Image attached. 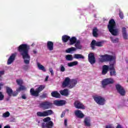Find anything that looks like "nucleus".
I'll list each match as a JSON object with an SVG mask.
<instances>
[{
	"mask_svg": "<svg viewBox=\"0 0 128 128\" xmlns=\"http://www.w3.org/2000/svg\"><path fill=\"white\" fill-rule=\"evenodd\" d=\"M30 46L26 44H22L18 47V50L20 54L22 56V58L26 64H28L30 60V56L28 54Z\"/></svg>",
	"mask_w": 128,
	"mask_h": 128,
	"instance_id": "1",
	"label": "nucleus"
},
{
	"mask_svg": "<svg viewBox=\"0 0 128 128\" xmlns=\"http://www.w3.org/2000/svg\"><path fill=\"white\" fill-rule=\"evenodd\" d=\"M108 29L112 36H118V30L116 28V22H114V20L112 19L109 21Z\"/></svg>",
	"mask_w": 128,
	"mask_h": 128,
	"instance_id": "2",
	"label": "nucleus"
},
{
	"mask_svg": "<svg viewBox=\"0 0 128 128\" xmlns=\"http://www.w3.org/2000/svg\"><path fill=\"white\" fill-rule=\"evenodd\" d=\"M76 84H78V80H70V78L67 77L62 82V88H66V86H68L70 88H72L76 86Z\"/></svg>",
	"mask_w": 128,
	"mask_h": 128,
	"instance_id": "3",
	"label": "nucleus"
},
{
	"mask_svg": "<svg viewBox=\"0 0 128 128\" xmlns=\"http://www.w3.org/2000/svg\"><path fill=\"white\" fill-rule=\"evenodd\" d=\"M100 62H114L116 60V57L108 54L100 55Z\"/></svg>",
	"mask_w": 128,
	"mask_h": 128,
	"instance_id": "4",
	"label": "nucleus"
},
{
	"mask_svg": "<svg viewBox=\"0 0 128 128\" xmlns=\"http://www.w3.org/2000/svg\"><path fill=\"white\" fill-rule=\"evenodd\" d=\"M92 98L94 102L100 106H104L106 104V99L100 96L94 95L92 96Z\"/></svg>",
	"mask_w": 128,
	"mask_h": 128,
	"instance_id": "5",
	"label": "nucleus"
},
{
	"mask_svg": "<svg viewBox=\"0 0 128 128\" xmlns=\"http://www.w3.org/2000/svg\"><path fill=\"white\" fill-rule=\"evenodd\" d=\"M44 88H46L44 86L41 85L36 90H34V88H32L30 90V94H31L32 96H38V94H40Z\"/></svg>",
	"mask_w": 128,
	"mask_h": 128,
	"instance_id": "6",
	"label": "nucleus"
},
{
	"mask_svg": "<svg viewBox=\"0 0 128 128\" xmlns=\"http://www.w3.org/2000/svg\"><path fill=\"white\" fill-rule=\"evenodd\" d=\"M40 108L42 110H48L52 108V103L48 101L42 102L40 104Z\"/></svg>",
	"mask_w": 128,
	"mask_h": 128,
	"instance_id": "7",
	"label": "nucleus"
},
{
	"mask_svg": "<svg viewBox=\"0 0 128 128\" xmlns=\"http://www.w3.org/2000/svg\"><path fill=\"white\" fill-rule=\"evenodd\" d=\"M54 112L52 110H46L43 112H38L36 113V116H38L40 117H44V116H50Z\"/></svg>",
	"mask_w": 128,
	"mask_h": 128,
	"instance_id": "8",
	"label": "nucleus"
},
{
	"mask_svg": "<svg viewBox=\"0 0 128 128\" xmlns=\"http://www.w3.org/2000/svg\"><path fill=\"white\" fill-rule=\"evenodd\" d=\"M114 81L112 78H106L102 81V86L103 88H106L108 84H114Z\"/></svg>",
	"mask_w": 128,
	"mask_h": 128,
	"instance_id": "9",
	"label": "nucleus"
},
{
	"mask_svg": "<svg viewBox=\"0 0 128 128\" xmlns=\"http://www.w3.org/2000/svg\"><path fill=\"white\" fill-rule=\"evenodd\" d=\"M103 44L104 41L96 42L95 40H93L91 43V47L92 50H94V46H102Z\"/></svg>",
	"mask_w": 128,
	"mask_h": 128,
	"instance_id": "10",
	"label": "nucleus"
},
{
	"mask_svg": "<svg viewBox=\"0 0 128 128\" xmlns=\"http://www.w3.org/2000/svg\"><path fill=\"white\" fill-rule=\"evenodd\" d=\"M74 106L76 108L82 110H84V108H86L84 106V104H82V102L78 100L75 101Z\"/></svg>",
	"mask_w": 128,
	"mask_h": 128,
	"instance_id": "11",
	"label": "nucleus"
},
{
	"mask_svg": "<svg viewBox=\"0 0 128 128\" xmlns=\"http://www.w3.org/2000/svg\"><path fill=\"white\" fill-rule=\"evenodd\" d=\"M116 88L118 92L121 94V96H124V94H126V91H124V88L120 84H116Z\"/></svg>",
	"mask_w": 128,
	"mask_h": 128,
	"instance_id": "12",
	"label": "nucleus"
},
{
	"mask_svg": "<svg viewBox=\"0 0 128 128\" xmlns=\"http://www.w3.org/2000/svg\"><path fill=\"white\" fill-rule=\"evenodd\" d=\"M66 102L64 100H56L54 102V104L58 106H62L66 104Z\"/></svg>",
	"mask_w": 128,
	"mask_h": 128,
	"instance_id": "13",
	"label": "nucleus"
},
{
	"mask_svg": "<svg viewBox=\"0 0 128 128\" xmlns=\"http://www.w3.org/2000/svg\"><path fill=\"white\" fill-rule=\"evenodd\" d=\"M88 61L91 64H94L96 62V58H94V54H90L88 56Z\"/></svg>",
	"mask_w": 128,
	"mask_h": 128,
	"instance_id": "14",
	"label": "nucleus"
},
{
	"mask_svg": "<svg viewBox=\"0 0 128 128\" xmlns=\"http://www.w3.org/2000/svg\"><path fill=\"white\" fill-rule=\"evenodd\" d=\"M42 128H52L54 126V122L52 121H50L49 122H47L46 123L42 124Z\"/></svg>",
	"mask_w": 128,
	"mask_h": 128,
	"instance_id": "15",
	"label": "nucleus"
},
{
	"mask_svg": "<svg viewBox=\"0 0 128 128\" xmlns=\"http://www.w3.org/2000/svg\"><path fill=\"white\" fill-rule=\"evenodd\" d=\"M75 116H77V118H84V114L80 111V110H76L74 112Z\"/></svg>",
	"mask_w": 128,
	"mask_h": 128,
	"instance_id": "16",
	"label": "nucleus"
},
{
	"mask_svg": "<svg viewBox=\"0 0 128 128\" xmlns=\"http://www.w3.org/2000/svg\"><path fill=\"white\" fill-rule=\"evenodd\" d=\"M16 53H14L12 54L10 56V57L9 58L8 60V64H11L14 62V58H16Z\"/></svg>",
	"mask_w": 128,
	"mask_h": 128,
	"instance_id": "17",
	"label": "nucleus"
},
{
	"mask_svg": "<svg viewBox=\"0 0 128 128\" xmlns=\"http://www.w3.org/2000/svg\"><path fill=\"white\" fill-rule=\"evenodd\" d=\"M110 76H116V70H114V64H110Z\"/></svg>",
	"mask_w": 128,
	"mask_h": 128,
	"instance_id": "18",
	"label": "nucleus"
},
{
	"mask_svg": "<svg viewBox=\"0 0 128 128\" xmlns=\"http://www.w3.org/2000/svg\"><path fill=\"white\" fill-rule=\"evenodd\" d=\"M110 70V66L106 65H104L102 66V74L104 75L108 74V72Z\"/></svg>",
	"mask_w": 128,
	"mask_h": 128,
	"instance_id": "19",
	"label": "nucleus"
},
{
	"mask_svg": "<svg viewBox=\"0 0 128 128\" xmlns=\"http://www.w3.org/2000/svg\"><path fill=\"white\" fill-rule=\"evenodd\" d=\"M60 93L62 96H68V94H70V92H68V90L64 89L63 90H61L60 91Z\"/></svg>",
	"mask_w": 128,
	"mask_h": 128,
	"instance_id": "20",
	"label": "nucleus"
},
{
	"mask_svg": "<svg viewBox=\"0 0 128 128\" xmlns=\"http://www.w3.org/2000/svg\"><path fill=\"white\" fill-rule=\"evenodd\" d=\"M84 124L86 126H90V117L85 118Z\"/></svg>",
	"mask_w": 128,
	"mask_h": 128,
	"instance_id": "21",
	"label": "nucleus"
},
{
	"mask_svg": "<svg viewBox=\"0 0 128 128\" xmlns=\"http://www.w3.org/2000/svg\"><path fill=\"white\" fill-rule=\"evenodd\" d=\"M47 48L49 50H54V42L48 41L47 42Z\"/></svg>",
	"mask_w": 128,
	"mask_h": 128,
	"instance_id": "22",
	"label": "nucleus"
},
{
	"mask_svg": "<svg viewBox=\"0 0 128 128\" xmlns=\"http://www.w3.org/2000/svg\"><path fill=\"white\" fill-rule=\"evenodd\" d=\"M52 96L53 98H60V94L57 91H54L51 93Z\"/></svg>",
	"mask_w": 128,
	"mask_h": 128,
	"instance_id": "23",
	"label": "nucleus"
},
{
	"mask_svg": "<svg viewBox=\"0 0 128 128\" xmlns=\"http://www.w3.org/2000/svg\"><path fill=\"white\" fill-rule=\"evenodd\" d=\"M74 46L76 47L75 48H76V50H82V48L80 44V40L76 41V42L75 43Z\"/></svg>",
	"mask_w": 128,
	"mask_h": 128,
	"instance_id": "24",
	"label": "nucleus"
},
{
	"mask_svg": "<svg viewBox=\"0 0 128 128\" xmlns=\"http://www.w3.org/2000/svg\"><path fill=\"white\" fill-rule=\"evenodd\" d=\"M70 40V43L69 44L70 46H72V44H74L76 42V38L75 37H72V38H70L69 39Z\"/></svg>",
	"mask_w": 128,
	"mask_h": 128,
	"instance_id": "25",
	"label": "nucleus"
},
{
	"mask_svg": "<svg viewBox=\"0 0 128 128\" xmlns=\"http://www.w3.org/2000/svg\"><path fill=\"white\" fill-rule=\"evenodd\" d=\"M78 61H74L68 63V66L70 68L78 66Z\"/></svg>",
	"mask_w": 128,
	"mask_h": 128,
	"instance_id": "26",
	"label": "nucleus"
},
{
	"mask_svg": "<svg viewBox=\"0 0 128 128\" xmlns=\"http://www.w3.org/2000/svg\"><path fill=\"white\" fill-rule=\"evenodd\" d=\"M6 92L9 96H12V89L10 87H6Z\"/></svg>",
	"mask_w": 128,
	"mask_h": 128,
	"instance_id": "27",
	"label": "nucleus"
},
{
	"mask_svg": "<svg viewBox=\"0 0 128 128\" xmlns=\"http://www.w3.org/2000/svg\"><path fill=\"white\" fill-rule=\"evenodd\" d=\"M76 48L74 47H72L66 50V52H67V54H72V52H76Z\"/></svg>",
	"mask_w": 128,
	"mask_h": 128,
	"instance_id": "28",
	"label": "nucleus"
},
{
	"mask_svg": "<svg viewBox=\"0 0 128 128\" xmlns=\"http://www.w3.org/2000/svg\"><path fill=\"white\" fill-rule=\"evenodd\" d=\"M74 58H76L77 60L80 58H81L82 60H84V56L80 54H74Z\"/></svg>",
	"mask_w": 128,
	"mask_h": 128,
	"instance_id": "29",
	"label": "nucleus"
},
{
	"mask_svg": "<svg viewBox=\"0 0 128 128\" xmlns=\"http://www.w3.org/2000/svg\"><path fill=\"white\" fill-rule=\"evenodd\" d=\"M38 68L40 70H42V72H46V70L44 68V66L42 65L40 63H37Z\"/></svg>",
	"mask_w": 128,
	"mask_h": 128,
	"instance_id": "30",
	"label": "nucleus"
},
{
	"mask_svg": "<svg viewBox=\"0 0 128 128\" xmlns=\"http://www.w3.org/2000/svg\"><path fill=\"white\" fill-rule=\"evenodd\" d=\"M4 84L3 83H0V90H2V86H4ZM4 98V96L2 94V92H0V100H2Z\"/></svg>",
	"mask_w": 128,
	"mask_h": 128,
	"instance_id": "31",
	"label": "nucleus"
},
{
	"mask_svg": "<svg viewBox=\"0 0 128 128\" xmlns=\"http://www.w3.org/2000/svg\"><path fill=\"white\" fill-rule=\"evenodd\" d=\"M70 37L65 35L62 36V40L63 42H66L68 40H70Z\"/></svg>",
	"mask_w": 128,
	"mask_h": 128,
	"instance_id": "32",
	"label": "nucleus"
},
{
	"mask_svg": "<svg viewBox=\"0 0 128 128\" xmlns=\"http://www.w3.org/2000/svg\"><path fill=\"white\" fill-rule=\"evenodd\" d=\"M65 58L66 60H74V57H72V54H67L66 55Z\"/></svg>",
	"mask_w": 128,
	"mask_h": 128,
	"instance_id": "33",
	"label": "nucleus"
},
{
	"mask_svg": "<svg viewBox=\"0 0 128 128\" xmlns=\"http://www.w3.org/2000/svg\"><path fill=\"white\" fill-rule=\"evenodd\" d=\"M59 70L61 72H66V67H64V64H60L59 67Z\"/></svg>",
	"mask_w": 128,
	"mask_h": 128,
	"instance_id": "34",
	"label": "nucleus"
},
{
	"mask_svg": "<svg viewBox=\"0 0 128 128\" xmlns=\"http://www.w3.org/2000/svg\"><path fill=\"white\" fill-rule=\"evenodd\" d=\"M26 90V88L24 86H22L20 85V87L16 89V92H20V90Z\"/></svg>",
	"mask_w": 128,
	"mask_h": 128,
	"instance_id": "35",
	"label": "nucleus"
},
{
	"mask_svg": "<svg viewBox=\"0 0 128 128\" xmlns=\"http://www.w3.org/2000/svg\"><path fill=\"white\" fill-rule=\"evenodd\" d=\"M98 28H94L93 29L92 32H93V36H95V37L98 36Z\"/></svg>",
	"mask_w": 128,
	"mask_h": 128,
	"instance_id": "36",
	"label": "nucleus"
},
{
	"mask_svg": "<svg viewBox=\"0 0 128 128\" xmlns=\"http://www.w3.org/2000/svg\"><path fill=\"white\" fill-rule=\"evenodd\" d=\"M10 116V114L8 112H6L2 114V118H8Z\"/></svg>",
	"mask_w": 128,
	"mask_h": 128,
	"instance_id": "37",
	"label": "nucleus"
},
{
	"mask_svg": "<svg viewBox=\"0 0 128 128\" xmlns=\"http://www.w3.org/2000/svg\"><path fill=\"white\" fill-rule=\"evenodd\" d=\"M110 40L112 42H114L115 44H116V42H118V38H116L115 39H114L112 37H110Z\"/></svg>",
	"mask_w": 128,
	"mask_h": 128,
	"instance_id": "38",
	"label": "nucleus"
},
{
	"mask_svg": "<svg viewBox=\"0 0 128 128\" xmlns=\"http://www.w3.org/2000/svg\"><path fill=\"white\" fill-rule=\"evenodd\" d=\"M43 121H44V122H50V117L46 118H44L43 120Z\"/></svg>",
	"mask_w": 128,
	"mask_h": 128,
	"instance_id": "39",
	"label": "nucleus"
},
{
	"mask_svg": "<svg viewBox=\"0 0 128 128\" xmlns=\"http://www.w3.org/2000/svg\"><path fill=\"white\" fill-rule=\"evenodd\" d=\"M18 84V86H20L21 84H22V80H20V79H18L16 80Z\"/></svg>",
	"mask_w": 128,
	"mask_h": 128,
	"instance_id": "40",
	"label": "nucleus"
},
{
	"mask_svg": "<svg viewBox=\"0 0 128 128\" xmlns=\"http://www.w3.org/2000/svg\"><path fill=\"white\" fill-rule=\"evenodd\" d=\"M123 34V36L125 40L128 38V35L126 34V31H124Z\"/></svg>",
	"mask_w": 128,
	"mask_h": 128,
	"instance_id": "41",
	"label": "nucleus"
},
{
	"mask_svg": "<svg viewBox=\"0 0 128 128\" xmlns=\"http://www.w3.org/2000/svg\"><path fill=\"white\" fill-rule=\"evenodd\" d=\"M18 92H12V96H16V95L18 94Z\"/></svg>",
	"mask_w": 128,
	"mask_h": 128,
	"instance_id": "42",
	"label": "nucleus"
},
{
	"mask_svg": "<svg viewBox=\"0 0 128 128\" xmlns=\"http://www.w3.org/2000/svg\"><path fill=\"white\" fill-rule=\"evenodd\" d=\"M119 16H120V18H122H122H124V14H122V12L120 11V12Z\"/></svg>",
	"mask_w": 128,
	"mask_h": 128,
	"instance_id": "43",
	"label": "nucleus"
},
{
	"mask_svg": "<svg viewBox=\"0 0 128 128\" xmlns=\"http://www.w3.org/2000/svg\"><path fill=\"white\" fill-rule=\"evenodd\" d=\"M106 128H114L112 124H108L106 126Z\"/></svg>",
	"mask_w": 128,
	"mask_h": 128,
	"instance_id": "44",
	"label": "nucleus"
},
{
	"mask_svg": "<svg viewBox=\"0 0 128 128\" xmlns=\"http://www.w3.org/2000/svg\"><path fill=\"white\" fill-rule=\"evenodd\" d=\"M49 70L51 74V75L53 76L54 75V70H52V68H50L49 69Z\"/></svg>",
	"mask_w": 128,
	"mask_h": 128,
	"instance_id": "45",
	"label": "nucleus"
},
{
	"mask_svg": "<svg viewBox=\"0 0 128 128\" xmlns=\"http://www.w3.org/2000/svg\"><path fill=\"white\" fill-rule=\"evenodd\" d=\"M4 71H0V76H4Z\"/></svg>",
	"mask_w": 128,
	"mask_h": 128,
	"instance_id": "46",
	"label": "nucleus"
},
{
	"mask_svg": "<svg viewBox=\"0 0 128 128\" xmlns=\"http://www.w3.org/2000/svg\"><path fill=\"white\" fill-rule=\"evenodd\" d=\"M22 98L23 100H26V95H22Z\"/></svg>",
	"mask_w": 128,
	"mask_h": 128,
	"instance_id": "47",
	"label": "nucleus"
},
{
	"mask_svg": "<svg viewBox=\"0 0 128 128\" xmlns=\"http://www.w3.org/2000/svg\"><path fill=\"white\" fill-rule=\"evenodd\" d=\"M67 122H68L67 120H64V124L65 126H67V124H68Z\"/></svg>",
	"mask_w": 128,
	"mask_h": 128,
	"instance_id": "48",
	"label": "nucleus"
},
{
	"mask_svg": "<svg viewBox=\"0 0 128 128\" xmlns=\"http://www.w3.org/2000/svg\"><path fill=\"white\" fill-rule=\"evenodd\" d=\"M116 128H122V126L118 124V126Z\"/></svg>",
	"mask_w": 128,
	"mask_h": 128,
	"instance_id": "49",
	"label": "nucleus"
},
{
	"mask_svg": "<svg viewBox=\"0 0 128 128\" xmlns=\"http://www.w3.org/2000/svg\"><path fill=\"white\" fill-rule=\"evenodd\" d=\"M4 128H10V126H6L4 127Z\"/></svg>",
	"mask_w": 128,
	"mask_h": 128,
	"instance_id": "50",
	"label": "nucleus"
},
{
	"mask_svg": "<svg viewBox=\"0 0 128 128\" xmlns=\"http://www.w3.org/2000/svg\"><path fill=\"white\" fill-rule=\"evenodd\" d=\"M48 80V76H46L45 80L46 82V80Z\"/></svg>",
	"mask_w": 128,
	"mask_h": 128,
	"instance_id": "51",
	"label": "nucleus"
},
{
	"mask_svg": "<svg viewBox=\"0 0 128 128\" xmlns=\"http://www.w3.org/2000/svg\"><path fill=\"white\" fill-rule=\"evenodd\" d=\"M124 32H126V28H122V33H124Z\"/></svg>",
	"mask_w": 128,
	"mask_h": 128,
	"instance_id": "52",
	"label": "nucleus"
},
{
	"mask_svg": "<svg viewBox=\"0 0 128 128\" xmlns=\"http://www.w3.org/2000/svg\"><path fill=\"white\" fill-rule=\"evenodd\" d=\"M64 114L62 113V114H61V118H64Z\"/></svg>",
	"mask_w": 128,
	"mask_h": 128,
	"instance_id": "53",
	"label": "nucleus"
},
{
	"mask_svg": "<svg viewBox=\"0 0 128 128\" xmlns=\"http://www.w3.org/2000/svg\"><path fill=\"white\" fill-rule=\"evenodd\" d=\"M33 52H34V54H36V51L34 50V51H33Z\"/></svg>",
	"mask_w": 128,
	"mask_h": 128,
	"instance_id": "54",
	"label": "nucleus"
},
{
	"mask_svg": "<svg viewBox=\"0 0 128 128\" xmlns=\"http://www.w3.org/2000/svg\"><path fill=\"white\" fill-rule=\"evenodd\" d=\"M0 128H2V125L0 124Z\"/></svg>",
	"mask_w": 128,
	"mask_h": 128,
	"instance_id": "55",
	"label": "nucleus"
}]
</instances>
